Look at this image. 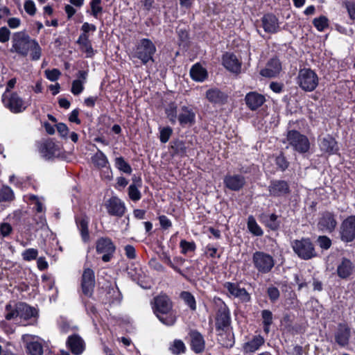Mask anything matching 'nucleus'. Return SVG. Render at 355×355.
Returning a JSON list of instances; mask_svg holds the SVG:
<instances>
[{
  "instance_id": "obj_19",
  "label": "nucleus",
  "mask_w": 355,
  "mask_h": 355,
  "mask_svg": "<svg viewBox=\"0 0 355 355\" xmlns=\"http://www.w3.org/2000/svg\"><path fill=\"white\" fill-rule=\"evenodd\" d=\"M67 345L74 355L81 354L85 349V343L83 339L78 334L69 336Z\"/></svg>"
},
{
  "instance_id": "obj_5",
  "label": "nucleus",
  "mask_w": 355,
  "mask_h": 355,
  "mask_svg": "<svg viewBox=\"0 0 355 355\" xmlns=\"http://www.w3.org/2000/svg\"><path fill=\"white\" fill-rule=\"evenodd\" d=\"M318 76L311 69L304 68L299 71L297 83L300 87L305 92H312L318 85Z\"/></svg>"
},
{
  "instance_id": "obj_15",
  "label": "nucleus",
  "mask_w": 355,
  "mask_h": 355,
  "mask_svg": "<svg viewBox=\"0 0 355 355\" xmlns=\"http://www.w3.org/2000/svg\"><path fill=\"white\" fill-rule=\"evenodd\" d=\"M270 196L273 197H282L288 195L291 192L289 184L284 180H272L268 186Z\"/></svg>"
},
{
  "instance_id": "obj_59",
  "label": "nucleus",
  "mask_w": 355,
  "mask_h": 355,
  "mask_svg": "<svg viewBox=\"0 0 355 355\" xmlns=\"http://www.w3.org/2000/svg\"><path fill=\"white\" fill-rule=\"evenodd\" d=\"M317 241L320 247L324 250L329 249L331 245V241L327 236H318Z\"/></svg>"
},
{
  "instance_id": "obj_61",
  "label": "nucleus",
  "mask_w": 355,
  "mask_h": 355,
  "mask_svg": "<svg viewBox=\"0 0 355 355\" xmlns=\"http://www.w3.org/2000/svg\"><path fill=\"white\" fill-rule=\"evenodd\" d=\"M45 74L46 78L51 81L57 80L61 75L60 71L58 69H53L51 70H46Z\"/></svg>"
},
{
  "instance_id": "obj_34",
  "label": "nucleus",
  "mask_w": 355,
  "mask_h": 355,
  "mask_svg": "<svg viewBox=\"0 0 355 355\" xmlns=\"http://www.w3.org/2000/svg\"><path fill=\"white\" fill-rule=\"evenodd\" d=\"M218 340L223 347L226 348H231L234 344V335L227 331V329L218 333Z\"/></svg>"
},
{
  "instance_id": "obj_50",
  "label": "nucleus",
  "mask_w": 355,
  "mask_h": 355,
  "mask_svg": "<svg viewBox=\"0 0 355 355\" xmlns=\"http://www.w3.org/2000/svg\"><path fill=\"white\" fill-rule=\"evenodd\" d=\"M313 24L319 31H322L328 26V19L326 17L321 16L318 18H315Z\"/></svg>"
},
{
  "instance_id": "obj_26",
  "label": "nucleus",
  "mask_w": 355,
  "mask_h": 355,
  "mask_svg": "<svg viewBox=\"0 0 355 355\" xmlns=\"http://www.w3.org/2000/svg\"><path fill=\"white\" fill-rule=\"evenodd\" d=\"M223 64L233 73H238L241 71V63L233 53H227L223 56Z\"/></svg>"
},
{
  "instance_id": "obj_25",
  "label": "nucleus",
  "mask_w": 355,
  "mask_h": 355,
  "mask_svg": "<svg viewBox=\"0 0 355 355\" xmlns=\"http://www.w3.org/2000/svg\"><path fill=\"white\" fill-rule=\"evenodd\" d=\"M76 224L78 230L80 231L82 240L87 243L89 241V218L85 215L82 214L78 216H76L75 218Z\"/></svg>"
},
{
  "instance_id": "obj_62",
  "label": "nucleus",
  "mask_w": 355,
  "mask_h": 355,
  "mask_svg": "<svg viewBox=\"0 0 355 355\" xmlns=\"http://www.w3.org/2000/svg\"><path fill=\"white\" fill-rule=\"evenodd\" d=\"M10 30L6 27L3 26L0 28V42L6 43L9 41L10 37Z\"/></svg>"
},
{
  "instance_id": "obj_9",
  "label": "nucleus",
  "mask_w": 355,
  "mask_h": 355,
  "mask_svg": "<svg viewBox=\"0 0 355 355\" xmlns=\"http://www.w3.org/2000/svg\"><path fill=\"white\" fill-rule=\"evenodd\" d=\"M339 236L345 243H349L355 239V216H349L341 223Z\"/></svg>"
},
{
  "instance_id": "obj_17",
  "label": "nucleus",
  "mask_w": 355,
  "mask_h": 355,
  "mask_svg": "<svg viewBox=\"0 0 355 355\" xmlns=\"http://www.w3.org/2000/svg\"><path fill=\"white\" fill-rule=\"evenodd\" d=\"M230 324V311L227 307L224 305L221 306L216 314V328L218 331H224L228 329Z\"/></svg>"
},
{
  "instance_id": "obj_36",
  "label": "nucleus",
  "mask_w": 355,
  "mask_h": 355,
  "mask_svg": "<svg viewBox=\"0 0 355 355\" xmlns=\"http://www.w3.org/2000/svg\"><path fill=\"white\" fill-rule=\"evenodd\" d=\"M77 43L80 45V49L86 52L89 56L93 54V49L92 46L91 42L89 40L88 35L82 33L78 40Z\"/></svg>"
},
{
  "instance_id": "obj_31",
  "label": "nucleus",
  "mask_w": 355,
  "mask_h": 355,
  "mask_svg": "<svg viewBox=\"0 0 355 355\" xmlns=\"http://www.w3.org/2000/svg\"><path fill=\"white\" fill-rule=\"evenodd\" d=\"M319 145L321 150L328 153H334L338 149L336 140L330 135L323 137Z\"/></svg>"
},
{
  "instance_id": "obj_58",
  "label": "nucleus",
  "mask_w": 355,
  "mask_h": 355,
  "mask_svg": "<svg viewBox=\"0 0 355 355\" xmlns=\"http://www.w3.org/2000/svg\"><path fill=\"white\" fill-rule=\"evenodd\" d=\"M83 89V83L80 80H75L73 81L71 91L74 95L80 94Z\"/></svg>"
},
{
  "instance_id": "obj_1",
  "label": "nucleus",
  "mask_w": 355,
  "mask_h": 355,
  "mask_svg": "<svg viewBox=\"0 0 355 355\" xmlns=\"http://www.w3.org/2000/svg\"><path fill=\"white\" fill-rule=\"evenodd\" d=\"M152 309L161 322L172 326L176 322V315L173 311V302L165 294H160L153 298Z\"/></svg>"
},
{
  "instance_id": "obj_42",
  "label": "nucleus",
  "mask_w": 355,
  "mask_h": 355,
  "mask_svg": "<svg viewBox=\"0 0 355 355\" xmlns=\"http://www.w3.org/2000/svg\"><path fill=\"white\" fill-rule=\"evenodd\" d=\"M180 297L190 307L192 311L196 309V302L194 296L188 291H182Z\"/></svg>"
},
{
  "instance_id": "obj_27",
  "label": "nucleus",
  "mask_w": 355,
  "mask_h": 355,
  "mask_svg": "<svg viewBox=\"0 0 355 355\" xmlns=\"http://www.w3.org/2000/svg\"><path fill=\"white\" fill-rule=\"evenodd\" d=\"M196 114L193 111L187 106H182L178 114V121L182 126H191L195 123Z\"/></svg>"
},
{
  "instance_id": "obj_33",
  "label": "nucleus",
  "mask_w": 355,
  "mask_h": 355,
  "mask_svg": "<svg viewBox=\"0 0 355 355\" xmlns=\"http://www.w3.org/2000/svg\"><path fill=\"white\" fill-rule=\"evenodd\" d=\"M190 75L193 80L202 82L207 78V72L200 64H195L190 70Z\"/></svg>"
},
{
  "instance_id": "obj_44",
  "label": "nucleus",
  "mask_w": 355,
  "mask_h": 355,
  "mask_svg": "<svg viewBox=\"0 0 355 355\" xmlns=\"http://www.w3.org/2000/svg\"><path fill=\"white\" fill-rule=\"evenodd\" d=\"M170 351L175 355H179L182 353H184L186 347L184 343L180 340H175L171 344Z\"/></svg>"
},
{
  "instance_id": "obj_46",
  "label": "nucleus",
  "mask_w": 355,
  "mask_h": 355,
  "mask_svg": "<svg viewBox=\"0 0 355 355\" xmlns=\"http://www.w3.org/2000/svg\"><path fill=\"white\" fill-rule=\"evenodd\" d=\"M14 199V193L11 188L4 186L0 191V201H11Z\"/></svg>"
},
{
  "instance_id": "obj_64",
  "label": "nucleus",
  "mask_w": 355,
  "mask_h": 355,
  "mask_svg": "<svg viewBox=\"0 0 355 355\" xmlns=\"http://www.w3.org/2000/svg\"><path fill=\"white\" fill-rule=\"evenodd\" d=\"M217 248L211 245H208L205 248V254L211 258H219L220 257V254H217Z\"/></svg>"
},
{
  "instance_id": "obj_11",
  "label": "nucleus",
  "mask_w": 355,
  "mask_h": 355,
  "mask_svg": "<svg viewBox=\"0 0 355 355\" xmlns=\"http://www.w3.org/2000/svg\"><path fill=\"white\" fill-rule=\"evenodd\" d=\"M38 150L42 157L48 159L58 157L62 153L59 144L51 139L40 142L38 144Z\"/></svg>"
},
{
  "instance_id": "obj_56",
  "label": "nucleus",
  "mask_w": 355,
  "mask_h": 355,
  "mask_svg": "<svg viewBox=\"0 0 355 355\" xmlns=\"http://www.w3.org/2000/svg\"><path fill=\"white\" fill-rule=\"evenodd\" d=\"M267 294L272 302H275L279 297V291L277 288L275 286H270L267 289Z\"/></svg>"
},
{
  "instance_id": "obj_6",
  "label": "nucleus",
  "mask_w": 355,
  "mask_h": 355,
  "mask_svg": "<svg viewBox=\"0 0 355 355\" xmlns=\"http://www.w3.org/2000/svg\"><path fill=\"white\" fill-rule=\"evenodd\" d=\"M252 263L259 273L267 274L273 268L275 259L268 253L257 251L252 254Z\"/></svg>"
},
{
  "instance_id": "obj_43",
  "label": "nucleus",
  "mask_w": 355,
  "mask_h": 355,
  "mask_svg": "<svg viewBox=\"0 0 355 355\" xmlns=\"http://www.w3.org/2000/svg\"><path fill=\"white\" fill-rule=\"evenodd\" d=\"M114 162L115 165L119 170L127 174H130L132 173V168L130 165L125 161L123 157H116Z\"/></svg>"
},
{
  "instance_id": "obj_47",
  "label": "nucleus",
  "mask_w": 355,
  "mask_h": 355,
  "mask_svg": "<svg viewBox=\"0 0 355 355\" xmlns=\"http://www.w3.org/2000/svg\"><path fill=\"white\" fill-rule=\"evenodd\" d=\"M30 51L31 57L33 60H37L40 58L42 55V49L38 44V42L34 40L31 45Z\"/></svg>"
},
{
  "instance_id": "obj_4",
  "label": "nucleus",
  "mask_w": 355,
  "mask_h": 355,
  "mask_svg": "<svg viewBox=\"0 0 355 355\" xmlns=\"http://www.w3.org/2000/svg\"><path fill=\"white\" fill-rule=\"evenodd\" d=\"M291 247L298 257L303 260H309L317 256L314 245L309 238L293 241Z\"/></svg>"
},
{
  "instance_id": "obj_7",
  "label": "nucleus",
  "mask_w": 355,
  "mask_h": 355,
  "mask_svg": "<svg viewBox=\"0 0 355 355\" xmlns=\"http://www.w3.org/2000/svg\"><path fill=\"white\" fill-rule=\"evenodd\" d=\"M286 140L293 150L299 153H305L310 148L308 137L297 130H289L286 135Z\"/></svg>"
},
{
  "instance_id": "obj_2",
  "label": "nucleus",
  "mask_w": 355,
  "mask_h": 355,
  "mask_svg": "<svg viewBox=\"0 0 355 355\" xmlns=\"http://www.w3.org/2000/svg\"><path fill=\"white\" fill-rule=\"evenodd\" d=\"M155 44L148 38L139 40L132 50V57L141 60L143 64L149 61L154 62L153 56L156 53Z\"/></svg>"
},
{
  "instance_id": "obj_10",
  "label": "nucleus",
  "mask_w": 355,
  "mask_h": 355,
  "mask_svg": "<svg viewBox=\"0 0 355 355\" xmlns=\"http://www.w3.org/2000/svg\"><path fill=\"white\" fill-rule=\"evenodd\" d=\"M337 225L336 214L329 211H324L320 214L317 226L322 232L331 233L335 230Z\"/></svg>"
},
{
  "instance_id": "obj_30",
  "label": "nucleus",
  "mask_w": 355,
  "mask_h": 355,
  "mask_svg": "<svg viewBox=\"0 0 355 355\" xmlns=\"http://www.w3.org/2000/svg\"><path fill=\"white\" fill-rule=\"evenodd\" d=\"M191 349L196 353H200L205 349V344L202 336L198 331H193L191 334Z\"/></svg>"
},
{
  "instance_id": "obj_39",
  "label": "nucleus",
  "mask_w": 355,
  "mask_h": 355,
  "mask_svg": "<svg viewBox=\"0 0 355 355\" xmlns=\"http://www.w3.org/2000/svg\"><path fill=\"white\" fill-rule=\"evenodd\" d=\"M247 225L249 231L254 236H260L263 235V230L252 216H248Z\"/></svg>"
},
{
  "instance_id": "obj_45",
  "label": "nucleus",
  "mask_w": 355,
  "mask_h": 355,
  "mask_svg": "<svg viewBox=\"0 0 355 355\" xmlns=\"http://www.w3.org/2000/svg\"><path fill=\"white\" fill-rule=\"evenodd\" d=\"M91 14L92 15L98 19L103 12V7L101 6V0H92L90 2Z\"/></svg>"
},
{
  "instance_id": "obj_49",
  "label": "nucleus",
  "mask_w": 355,
  "mask_h": 355,
  "mask_svg": "<svg viewBox=\"0 0 355 355\" xmlns=\"http://www.w3.org/2000/svg\"><path fill=\"white\" fill-rule=\"evenodd\" d=\"M166 114L171 123L175 124L177 119V107L171 103L166 109Z\"/></svg>"
},
{
  "instance_id": "obj_18",
  "label": "nucleus",
  "mask_w": 355,
  "mask_h": 355,
  "mask_svg": "<svg viewBox=\"0 0 355 355\" xmlns=\"http://www.w3.org/2000/svg\"><path fill=\"white\" fill-rule=\"evenodd\" d=\"M105 205L108 214L112 216L121 217L126 209L125 204L116 196L110 198Z\"/></svg>"
},
{
  "instance_id": "obj_24",
  "label": "nucleus",
  "mask_w": 355,
  "mask_h": 355,
  "mask_svg": "<svg viewBox=\"0 0 355 355\" xmlns=\"http://www.w3.org/2000/svg\"><path fill=\"white\" fill-rule=\"evenodd\" d=\"M282 70V65L279 60L277 58L270 59L266 64V67L261 70L260 74L262 76L272 78L279 73Z\"/></svg>"
},
{
  "instance_id": "obj_32",
  "label": "nucleus",
  "mask_w": 355,
  "mask_h": 355,
  "mask_svg": "<svg viewBox=\"0 0 355 355\" xmlns=\"http://www.w3.org/2000/svg\"><path fill=\"white\" fill-rule=\"evenodd\" d=\"M18 309L19 317L26 320L37 315V310L25 303H18Z\"/></svg>"
},
{
  "instance_id": "obj_13",
  "label": "nucleus",
  "mask_w": 355,
  "mask_h": 355,
  "mask_svg": "<svg viewBox=\"0 0 355 355\" xmlns=\"http://www.w3.org/2000/svg\"><path fill=\"white\" fill-rule=\"evenodd\" d=\"M351 328L346 322L339 323L334 334L336 343L340 347H346L351 338Z\"/></svg>"
},
{
  "instance_id": "obj_40",
  "label": "nucleus",
  "mask_w": 355,
  "mask_h": 355,
  "mask_svg": "<svg viewBox=\"0 0 355 355\" xmlns=\"http://www.w3.org/2000/svg\"><path fill=\"white\" fill-rule=\"evenodd\" d=\"M26 349L30 355H42L43 347L38 341H31L27 343Z\"/></svg>"
},
{
  "instance_id": "obj_3",
  "label": "nucleus",
  "mask_w": 355,
  "mask_h": 355,
  "mask_svg": "<svg viewBox=\"0 0 355 355\" xmlns=\"http://www.w3.org/2000/svg\"><path fill=\"white\" fill-rule=\"evenodd\" d=\"M33 40L24 31L16 32L12 35V46L10 51L20 56L26 57L30 51L31 45Z\"/></svg>"
},
{
  "instance_id": "obj_57",
  "label": "nucleus",
  "mask_w": 355,
  "mask_h": 355,
  "mask_svg": "<svg viewBox=\"0 0 355 355\" xmlns=\"http://www.w3.org/2000/svg\"><path fill=\"white\" fill-rule=\"evenodd\" d=\"M275 163L277 166L280 168L281 171H284L289 165L288 162L286 160V157L282 155H279L276 157Z\"/></svg>"
},
{
  "instance_id": "obj_60",
  "label": "nucleus",
  "mask_w": 355,
  "mask_h": 355,
  "mask_svg": "<svg viewBox=\"0 0 355 355\" xmlns=\"http://www.w3.org/2000/svg\"><path fill=\"white\" fill-rule=\"evenodd\" d=\"M24 10L30 15L33 16L36 12L35 4L32 0H26L24 2Z\"/></svg>"
},
{
  "instance_id": "obj_63",
  "label": "nucleus",
  "mask_w": 355,
  "mask_h": 355,
  "mask_svg": "<svg viewBox=\"0 0 355 355\" xmlns=\"http://www.w3.org/2000/svg\"><path fill=\"white\" fill-rule=\"evenodd\" d=\"M56 128L60 134V137L62 138H67L69 133V128L65 123H59L56 125Z\"/></svg>"
},
{
  "instance_id": "obj_48",
  "label": "nucleus",
  "mask_w": 355,
  "mask_h": 355,
  "mask_svg": "<svg viewBox=\"0 0 355 355\" xmlns=\"http://www.w3.org/2000/svg\"><path fill=\"white\" fill-rule=\"evenodd\" d=\"M128 196L132 201H138L141 198V194L136 184H131L128 187Z\"/></svg>"
},
{
  "instance_id": "obj_55",
  "label": "nucleus",
  "mask_w": 355,
  "mask_h": 355,
  "mask_svg": "<svg viewBox=\"0 0 355 355\" xmlns=\"http://www.w3.org/2000/svg\"><path fill=\"white\" fill-rule=\"evenodd\" d=\"M12 232V227L8 223H1L0 224V235L2 237H8Z\"/></svg>"
},
{
  "instance_id": "obj_16",
  "label": "nucleus",
  "mask_w": 355,
  "mask_h": 355,
  "mask_svg": "<svg viewBox=\"0 0 355 355\" xmlns=\"http://www.w3.org/2000/svg\"><path fill=\"white\" fill-rule=\"evenodd\" d=\"M355 272V263L350 259L343 257L337 265L336 273L343 279L349 278Z\"/></svg>"
},
{
  "instance_id": "obj_41",
  "label": "nucleus",
  "mask_w": 355,
  "mask_h": 355,
  "mask_svg": "<svg viewBox=\"0 0 355 355\" xmlns=\"http://www.w3.org/2000/svg\"><path fill=\"white\" fill-rule=\"evenodd\" d=\"M263 221L266 225L272 230H277L279 227V223L277 221V216L272 214L269 216H263Z\"/></svg>"
},
{
  "instance_id": "obj_53",
  "label": "nucleus",
  "mask_w": 355,
  "mask_h": 355,
  "mask_svg": "<svg viewBox=\"0 0 355 355\" xmlns=\"http://www.w3.org/2000/svg\"><path fill=\"white\" fill-rule=\"evenodd\" d=\"M161 259L164 263L167 264L168 266H170L175 271L178 272L180 275L184 276L182 271L177 266H175L174 263L171 261V257L168 254H167L166 253H162L161 255Z\"/></svg>"
},
{
  "instance_id": "obj_28",
  "label": "nucleus",
  "mask_w": 355,
  "mask_h": 355,
  "mask_svg": "<svg viewBox=\"0 0 355 355\" xmlns=\"http://www.w3.org/2000/svg\"><path fill=\"white\" fill-rule=\"evenodd\" d=\"M264 343V338L261 335H256L243 345V350L247 353L254 352L263 345Z\"/></svg>"
},
{
  "instance_id": "obj_23",
  "label": "nucleus",
  "mask_w": 355,
  "mask_h": 355,
  "mask_svg": "<svg viewBox=\"0 0 355 355\" xmlns=\"http://www.w3.org/2000/svg\"><path fill=\"white\" fill-rule=\"evenodd\" d=\"M262 26L265 32L275 33L279 29V21L275 15L272 14L264 15L261 18Z\"/></svg>"
},
{
  "instance_id": "obj_52",
  "label": "nucleus",
  "mask_w": 355,
  "mask_h": 355,
  "mask_svg": "<svg viewBox=\"0 0 355 355\" xmlns=\"http://www.w3.org/2000/svg\"><path fill=\"white\" fill-rule=\"evenodd\" d=\"M38 255V250L35 248H28L24 250L22 254V258L24 261H30L37 258Z\"/></svg>"
},
{
  "instance_id": "obj_37",
  "label": "nucleus",
  "mask_w": 355,
  "mask_h": 355,
  "mask_svg": "<svg viewBox=\"0 0 355 355\" xmlns=\"http://www.w3.org/2000/svg\"><path fill=\"white\" fill-rule=\"evenodd\" d=\"M18 303H8L6 305L4 316L7 320H11L19 316Z\"/></svg>"
},
{
  "instance_id": "obj_8",
  "label": "nucleus",
  "mask_w": 355,
  "mask_h": 355,
  "mask_svg": "<svg viewBox=\"0 0 355 355\" xmlns=\"http://www.w3.org/2000/svg\"><path fill=\"white\" fill-rule=\"evenodd\" d=\"M96 250L98 254H102V260L109 262L113 257L116 246L108 237H101L96 242Z\"/></svg>"
},
{
  "instance_id": "obj_12",
  "label": "nucleus",
  "mask_w": 355,
  "mask_h": 355,
  "mask_svg": "<svg viewBox=\"0 0 355 355\" xmlns=\"http://www.w3.org/2000/svg\"><path fill=\"white\" fill-rule=\"evenodd\" d=\"M2 101L5 107L13 113L21 112L26 108L23 99L17 93H12L9 96L3 94Z\"/></svg>"
},
{
  "instance_id": "obj_14",
  "label": "nucleus",
  "mask_w": 355,
  "mask_h": 355,
  "mask_svg": "<svg viewBox=\"0 0 355 355\" xmlns=\"http://www.w3.org/2000/svg\"><path fill=\"white\" fill-rule=\"evenodd\" d=\"M95 286L94 272L90 268H85L82 275L81 287L84 295L91 296Z\"/></svg>"
},
{
  "instance_id": "obj_21",
  "label": "nucleus",
  "mask_w": 355,
  "mask_h": 355,
  "mask_svg": "<svg viewBox=\"0 0 355 355\" xmlns=\"http://www.w3.org/2000/svg\"><path fill=\"white\" fill-rule=\"evenodd\" d=\"M245 104L248 107L254 111L260 107L266 101L265 96L256 92H250L245 95Z\"/></svg>"
},
{
  "instance_id": "obj_51",
  "label": "nucleus",
  "mask_w": 355,
  "mask_h": 355,
  "mask_svg": "<svg viewBox=\"0 0 355 355\" xmlns=\"http://www.w3.org/2000/svg\"><path fill=\"white\" fill-rule=\"evenodd\" d=\"M181 252L186 254L189 252H193L196 250V244L194 242H189L185 240H181L180 243Z\"/></svg>"
},
{
  "instance_id": "obj_38",
  "label": "nucleus",
  "mask_w": 355,
  "mask_h": 355,
  "mask_svg": "<svg viewBox=\"0 0 355 355\" xmlns=\"http://www.w3.org/2000/svg\"><path fill=\"white\" fill-rule=\"evenodd\" d=\"M94 164L98 168H104L108 164V160L105 155L100 150L92 157Z\"/></svg>"
},
{
  "instance_id": "obj_35",
  "label": "nucleus",
  "mask_w": 355,
  "mask_h": 355,
  "mask_svg": "<svg viewBox=\"0 0 355 355\" xmlns=\"http://www.w3.org/2000/svg\"><path fill=\"white\" fill-rule=\"evenodd\" d=\"M261 316L262 319L263 331L266 334H268L270 331V327L273 322V314L271 311L264 309L261 311Z\"/></svg>"
},
{
  "instance_id": "obj_20",
  "label": "nucleus",
  "mask_w": 355,
  "mask_h": 355,
  "mask_svg": "<svg viewBox=\"0 0 355 355\" xmlns=\"http://www.w3.org/2000/svg\"><path fill=\"white\" fill-rule=\"evenodd\" d=\"M225 287L228 292L235 297L239 298L243 302H248L251 300L250 295L243 288H241L235 283L227 282Z\"/></svg>"
},
{
  "instance_id": "obj_29",
  "label": "nucleus",
  "mask_w": 355,
  "mask_h": 355,
  "mask_svg": "<svg viewBox=\"0 0 355 355\" xmlns=\"http://www.w3.org/2000/svg\"><path fill=\"white\" fill-rule=\"evenodd\" d=\"M206 97L211 103L217 104H223L227 100V95L216 88L207 90Z\"/></svg>"
},
{
  "instance_id": "obj_22",
  "label": "nucleus",
  "mask_w": 355,
  "mask_h": 355,
  "mask_svg": "<svg viewBox=\"0 0 355 355\" xmlns=\"http://www.w3.org/2000/svg\"><path fill=\"white\" fill-rule=\"evenodd\" d=\"M224 184L232 191H239L245 184V179L241 175H227L224 178Z\"/></svg>"
},
{
  "instance_id": "obj_54",
  "label": "nucleus",
  "mask_w": 355,
  "mask_h": 355,
  "mask_svg": "<svg viewBox=\"0 0 355 355\" xmlns=\"http://www.w3.org/2000/svg\"><path fill=\"white\" fill-rule=\"evenodd\" d=\"M173 130L170 127H166L160 130L159 139L162 143H166L171 136Z\"/></svg>"
}]
</instances>
